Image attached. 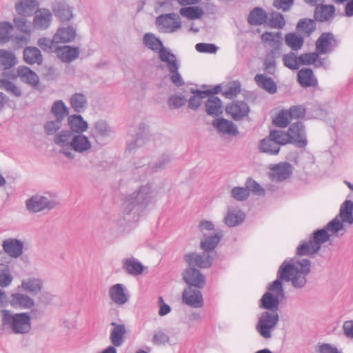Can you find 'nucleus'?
<instances>
[{
  "label": "nucleus",
  "mask_w": 353,
  "mask_h": 353,
  "mask_svg": "<svg viewBox=\"0 0 353 353\" xmlns=\"http://www.w3.org/2000/svg\"><path fill=\"white\" fill-rule=\"evenodd\" d=\"M54 143L60 153L70 159H74L76 153L87 155L92 151L90 138L83 134H74L68 130H61L54 137Z\"/></svg>",
  "instance_id": "1"
},
{
  "label": "nucleus",
  "mask_w": 353,
  "mask_h": 353,
  "mask_svg": "<svg viewBox=\"0 0 353 353\" xmlns=\"http://www.w3.org/2000/svg\"><path fill=\"white\" fill-rule=\"evenodd\" d=\"M311 262L307 259L294 258L285 260L278 271V278L285 281H291L295 288H303L306 283V276L310 272Z\"/></svg>",
  "instance_id": "2"
},
{
  "label": "nucleus",
  "mask_w": 353,
  "mask_h": 353,
  "mask_svg": "<svg viewBox=\"0 0 353 353\" xmlns=\"http://www.w3.org/2000/svg\"><path fill=\"white\" fill-rule=\"evenodd\" d=\"M154 195L155 192L151 185H142L138 192H134L123 202L121 207L123 219L128 223L137 221L143 205L148 203Z\"/></svg>",
  "instance_id": "3"
},
{
  "label": "nucleus",
  "mask_w": 353,
  "mask_h": 353,
  "mask_svg": "<svg viewBox=\"0 0 353 353\" xmlns=\"http://www.w3.org/2000/svg\"><path fill=\"white\" fill-rule=\"evenodd\" d=\"M1 314V326L3 330H10L16 334H26L30 331L32 323L29 313H12L10 310H4Z\"/></svg>",
  "instance_id": "4"
},
{
  "label": "nucleus",
  "mask_w": 353,
  "mask_h": 353,
  "mask_svg": "<svg viewBox=\"0 0 353 353\" xmlns=\"http://www.w3.org/2000/svg\"><path fill=\"white\" fill-rule=\"evenodd\" d=\"M285 293L282 283L279 279L273 281L261 299V306L270 312H277L279 302L284 297Z\"/></svg>",
  "instance_id": "5"
},
{
  "label": "nucleus",
  "mask_w": 353,
  "mask_h": 353,
  "mask_svg": "<svg viewBox=\"0 0 353 353\" xmlns=\"http://www.w3.org/2000/svg\"><path fill=\"white\" fill-rule=\"evenodd\" d=\"M279 320V314L276 311H265L261 313L256 325V330L261 337L270 339L272 336V331Z\"/></svg>",
  "instance_id": "6"
},
{
  "label": "nucleus",
  "mask_w": 353,
  "mask_h": 353,
  "mask_svg": "<svg viewBox=\"0 0 353 353\" xmlns=\"http://www.w3.org/2000/svg\"><path fill=\"white\" fill-rule=\"evenodd\" d=\"M57 203L54 196L35 195L27 200L26 206L29 211L39 212L44 210H51L57 205Z\"/></svg>",
  "instance_id": "7"
},
{
  "label": "nucleus",
  "mask_w": 353,
  "mask_h": 353,
  "mask_svg": "<svg viewBox=\"0 0 353 353\" xmlns=\"http://www.w3.org/2000/svg\"><path fill=\"white\" fill-rule=\"evenodd\" d=\"M156 23L166 33L174 32L181 27L180 17L175 13L161 14L157 18Z\"/></svg>",
  "instance_id": "8"
},
{
  "label": "nucleus",
  "mask_w": 353,
  "mask_h": 353,
  "mask_svg": "<svg viewBox=\"0 0 353 353\" xmlns=\"http://www.w3.org/2000/svg\"><path fill=\"white\" fill-rule=\"evenodd\" d=\"M52 12L48 8H38L34 13L32 26L35 30L44 31L48 30L52 22Z\"/></svg>",
  "instance_id": "9"
},
{
  "label": "nucleus",
  "mask_w": 353,
  "mask_h": 353,
  "mask_svg": "<svg viewBox=\"0 0 353 353\" xmlns=\"http://www.w3.org/2000/svg\"><path fill=\"white\" fill-rule=\"evenodd\" d=\"M269 177L274 182H283L290 177L293 166L287 162L270 165Z\"/></svg>",
  "instance_id": "10"
},
{
  "label": "nucleus",
  "mask_w": 353,
  "mask_h": 353,
  "mask_svg": "<svg viewBox=\"0 0 353 353\" xmlns=\"http://www.w3.org/2000/svg\"><path fill=\"white\" fill-rule=\"evenodd\" d=\"M8 304L15 310H30L35 306L34 299L21 292L10 294Z\"/></svg>",
  "instance_id": "11"
},
{
  "label": "nucleus",
  "mask_w": 353,
  "mask_h": 353,
  "mask_svg": "<svg viewBox=\"0 0 353 353\" xmlns=\"http://www.w3.org/2000/svg\"><path fill=\"white\" fill-rule=\"evenodd\" d=\"M287 133L290 143H293L299 148H304L307 145L305 127L301 122L291 124Z\"/></svg>",
  "instance_id": "12"
},
{
  "label": "nucleus",
  "mask_w": 353,
  "mask_h": 353,
  "mask_svg": "<svg viewBox=\"0 0 353 353\" xmlns=\"http://www.w3.org/2000/svg\"><path fill=\"white\" fill-rule=\"evenodd\" d=\"M185 261L190 267L208 268L212 264L213 259L208 252L203 254L190 253L185 256Z\"/></svg>",
  "instance_id": "13"
},
{
  "label": "nucleus",
  "mask_w": 353,
  "mask_h": 353,
  "mask_svg": "<svg viewBox=\"0 0 353 353\" xmlns=\"http://www.w3.org/2000/svg\"><path fill=\"white\" fill-rule=\"evenodd\" d=\"M183 278L188 287L202 289L205 284V277L201 272L194 268L190 267L184 270Z\"/></svg>",
  "instance_id": "14"
},
{
  "label": "nucleus",
  "mask_w": 353,
  "mask_h": 353,
  "mask_svg": "<svg viewBox=\"0 0 353 353\" xmlns=\"http://www.w3.org/2000/svg\"><path fill=\"white\" fill-rule=\"evenodd\" d=\"M92 135L96 141L102 142L112 138L113 130L106 121L99 120L94 123Z\"/></svg>",
  "instance_id": "15"
},
{
  "label": "nucleus",
  "mask_w": 353,
  "mask_h": 353,
  "mask_svg": "<svg viewBox=\"0 0 353 353\" xmlns=\"http://www.w3.org/2000/svg\"><path fill=\"white\" fill-rule=\"evenodd\" d=\"M182 299L184 303L194 308H199L203 305V296L199 288H186L183 292Z\"/></svg>",
  "instance_id": "16"
},
{
  "label": "nucleus",
  "mask_w": 353,
  "mask_h": 353,
  "mask_svg": "<svg viewBox=\"0 0 353 353\" xmlns=\"http://www.w3.org/2000/svg\"><path fill=\"white\" fill-rule=\"evenodd\" d=\"M52 8L54 15L61 21H68L74 17L72 8L68 5L66 0L55 1Z\"/></svg>",
  "instance_id": "17"
},
{
  "label": "nucleus",
  "mask_w": 353,
  "mask_h": 353,
  "mask_svg": "<svg viewBox=\"0 0 353 353\" xmlns=\"http://www.w3.org/2000/svg\"><path fill=\"white\" fill-rule=\"evenodd\" d=\"M225 111L234 120L239 121L248 115L250 108L245 102L238 101L227 105Z\"/></svg>",
  "instance_id": "18"
},
{
  "label": "nucleus",
  "mask_w": 353,
  "mask_h": 353,
  "mask_svg": "<svg viewBox=\"0 0 353 353\" xmlns=\"http://www.w3.org/2000/svg\"><path fill=\"white\" fill-rule=\"evenodd\" d=\"M43 287V281L39 277H29L21 280L19 290L28 292L33 295L38 294Z\"/></svg>",
  "instance_id": "19"
},
{
  "label": "nucleus",
  "mask_w": 353,
  "mask_h": 353,
  "mask_svg": "<svg viewBox=\"0 0 353 353\" xmlns=\"http://www.w3.org/2000/svg\"><path fill=\"white\" fill-rule=\"evenodd\" d=\"M39 6L37 0H17L14 8L19 15L30 17L38 9Z\"/></svg>",
  "instance_id": "20"
},
{
  "label": "nucleus",
  "mask_w": 353,
  "mask_h": 353,
  "mask_svg": "<svg viewBox=\"0 0 353 353\" xmlns=\"http://www.w3.org/2000/svg\"><path fill=\"white\" fill-rule=\"evenodd\" d=\"M335 39L331 33H323L317 39L316 50L319 54L330 53L334 49Z\"/></svg>",
  "instance_id": "21"
},
{
  "label": "nucleus",
  "mask_w": 353,
  "mask_h": 353,
  "mask_svg": "<svg viewBox=\"0 0 353 353\" xmlns=\"http://www.w3.org/2000/svg\"><path fill=\"white\" fill-rule=\"evenodd\" d=\"M23 242L17 239L9 238L3 241L2 247L10 256L17 258L23 253Z\"/></svg>",
  "instance_id": "22"
},
{
  "label": "nucleus",
  "mask_w": 353,
  "mask_h": 353,
  "mask_svg": "<svg viewBox=\"0 0 353 353\" xmlns=\"http://www.w3.org/2000/svg\"><path fill=\"white\" fill-rule=\"evenodd\" d=\"M245 218L244 212L238 208L230 207L224 217V223L228 227H236L241 224Z\"/></svg>",
  "instance_id": "23"
},
{
  "label": "nucleus",
  "mask_w": 353,
  "mask_h": 353,
  "mask_svg": "<svg viewBox=\"0 0 353 353\" xmlns=\"http://www.w3.org/2000/svg\"><path fill=\"white\" fill-rule=\"evenodd\" d=\"M212 125L219 133L223 134L236 136L239 132L237 127L233 122L223 118L214 119Z\"/></svg>",
  "instance_id": "24"
},
{
  "label": "nucleus",
  "mask_w": 353,
  "mask_h": 353,
  "mask_svg": "<svg viewBox=\"0 0 353 353\" xmlns=\"http://www.w3.org/2000/svg\"><path fill=\"white\" fill-rule=\"evenodd\" d=\"M208 99L205 103L207 114L212 117H218L223 112V106L221 99L214 95H208Z\"/></svg>",
  "instance_id": "25"
},
{
  "label": "nucleus",
  "mask_w": 353,
  "mask_h": 353,
  "mask_svg": "<svg viewBox=\"0 0 353 353\" xmlns=\"http://www.w3.org/2000/svg\"><path fill=\"white\" fill-rule=\"evenodd\" d=\"M17 76L20 80L31 86H37L39 83V78L36 72L27 66H19L17 70Z\"/></svg>",
  "instance_id": "26"
},
{
  "label": "nucleus",
  "mask_w": 353,
  "mask_h": 353,
  "mask_svg": "<svg viewBox=\"0 0 353 353\" xmlns=\"http://www.w3.org/2000/svg\"><path fill=\"white\" fill-rule=\"evenodd\" d=\"M68 125L72 133L83 134L88 129V123L79 114H72L68 117Z\"/></svg>",
  "instance_id": "27"
},
{
  "label": "nucleus",
  "mask_w": 353,
  "mask_h": 353,
  "mask_svg": "<svg viewBox=\"0 0 353 353\" xmlns=\"http://www.w3.org/2000/svg\"><path fill=\"white\" fill-rule=\"evenodd\" d=\"M76 30L71 26H62L57 29L54 34V40L60 43H69L74 39Z\"/></svg>",
  "instance_id": "28"
},
{
  "label": "nucleus",
  "mask_w": 353,
  "mask_h": 353,
  "mask_svg": "<svg viewBox=\"0 0 353 353\" xmlns=\"http://www.w3.org/2000/svg\"><path fill=\"white\" fill-rule=\"evenodd\" d=\"M111 300L116 304L124 305L128 301V296L124 292V287L121 283L113 285L109 290Z\"/></svg>",
  "instance_id": "29"
},
{
  "label": "nucleus",
  "mask_w": 353,
  "mask_h": 353,
  "mask_svg": "<svg viewBox=\"0 0 353 353\" xmlns=\"http://www.w3.org/2000/svg\"><path fill=\"white\" fill-rule=\"evenodd\" d=\"M161 61L166 64L169 72L179 70V63L176 56L168 48H163L159 53Z\"/></svg>",
  "instance_id": "30"
},
{
  "label": "nucleus",
  "mask_w": 353,
  "mask_h": 353,
  "mask_svg": "<svg viewBox=\"0 0 353 353\" xmlns=\"http://www.w3.org/2000/svg\"><path fill=\"white\" fill-rule=\"evenodd\" d=\"M221 237V232L203 236L200 243L201 248L205 252H209L214 250L219 243Z\"/></svg>",
  "instance_id": "31"
},
{
  "label": "nucleus",
  "mask_w": 353,
  "mask_h": 353,
  "mask_svg": "<svg viewBox=\"0 0 353 353\" xmlns=\"http://www.w3.org/2000/svg\"><path fill=\"white\" fill-rule=\"evenodd\" d=\"M122 266L127 273L133 276L139 275L144 270L143 265L134 257L123 259Z\"/></svg>",
  "instance_id": "32"
},
{
  "label": "nucleus",
  "mask_w": 353,
  "mask_h": 353,
  "mask_svg": "<svg viewBox=\"0 0 353 353\" xmlns=\"http://www.w3.org/2000/svg\"><path fill=\"white\" fill-rule=\"evenodd\" d=\"M345 224V223H343V221L339 219V216H335L325 228L331 236L339 237L346 232Z\"/></svg>",
  "instance_id": "33"
},
{
  "label": "nucleus",
  "mask_w": 353,
  "mask_h": 353,
  "mask_svg": "<svg viewBox=\"0 0 353 353\" xmlns=\"http://www.w3.org/2000/svg\"><path fill=\"white\" fill-rule=\"evenodd\" d=\"M335 14V8L332 5L317 6L315 9V19L320 22L331 20Z\"/></svg>",
  "instance_id": "34"
},
{
  "label": "nucleus",
  "mask_w": 353,
  "mask_h": 353,
  "mask_svg": "<svg viewBox=\"0 0 353 353\" xmlns=\"http://www.w3.org/2000/svg\"><path fill=\"white\" fill-rule=\"evenodd\" d=\"M23 59L26 63L30 65H41L43 61V56L37 47H27L23 50Z\"/></svg>",
  "instance_id": "35"
},
{
  "label": "nucleus",
  "mask_w": 353,
  "mask_h": 353,
  "mask_svg": "<svg viewBox=\"0 0 353 353\" xmlns=\"http://www.w3.org/2000/svg\"><path fill=\"white\" fill-rule=\"evenodd\" d=\"M319 251V249L317 246L314 243L312 239H309L307 241H303L302 243L297 247L295 258L300 259L302 256H312L315 254Z\"/></svg>",
  "instance_id": "36"
},
{
  "label": "nucleus",
  "mask_w": 353,
  "mask_h": 353,
  "mask_svg": "<svg viewBox=\"0 0 353 353\" xmlns=\"http://www.w3.org/2000/svg\"><path fill=\"white\" fill-rule=\"evenodd\" d=\"M298 81L302 87H311L317 84V79L310 68L300 70L297 74Z\"/></svg>",
  "instance_id": "37"
},
{
  "label": "nucleus",
  "mask_w": 353,
  "mask_h": 353,
  "mask_svg": "<svg viewBox=\"0 0 353 353\" xmlns=\"http://www.w3.org/2000/svg\"><path fill=\"white\" fill-rule=\"evenodd\" d=\"M336 216L343 223L352 225L353 223V201L345 200L341 205L339 213Z\"/></svg>",
  "instance_id": "38"
},
{
  "label": "nucleus",
  "mask_w": 353,
  "mask_h": 353,
  "mask_svg": "<svg viewBox=\"0 0 353 353\" xmlns=\"http://www.w3.org/2000/svg\"><path fill=\"white\" fill-rule=\"evenodd\" d=\"M111 325L114 327L110 333V340L114 346H120L123 342L124 335L126 333L125 327L123 324H118L112 322Z\"/></svg>",
  "instance_id": "39"
},
{
  "label": "nucleus",
  "mask_w": 353,
  "mask_h": 353,
  "mask_svg": "<svg viewBox=\"0 0 353 353\" xmlns=\"http://www.w3.org/2000/svg\"><path fill=\"white\" fill-rule=\"evenodd\" d=\"M259 150L261 152L269 155H276L280 151V147L269 136L260 141Z\"/></svg>",
  "instance_id": "40"
},
{
  "label": "nucleus",
  "mask_w": 353,
  "mask_h": 353,
  "mask_svg": "<svg viewBox=\"0 0 353 353\" xmlns=\"http://www.w3.org/2000/svg\"><path fill=\"white\" fill-rule=\"evenodd\" d=\"M261 40L265 43H268L272 48H274L273 50L276 52V50L279 49L283 42L282 34L280 32H265L261 35Z\"/></svg>",
  "instance_id": "41"
},
{
  "label": "nucleus",
  "mask_w": 353,
  "mask_h": 353,
  "mask_svg": "<svg viewBox=\"0 0 353 353\" xmlns=\"http://www.w3.org/2000/svg\"><path fill=\"white\" fill-rule=\"evenodd\" d=\"M71 107L77 112H83L88 105V99L85 94L81 92L73 94L70 99Z\"/></svg>",
  "instance_id": "42"
},
{
  "label": "nucleus",
  "mask_w": 353,
  "mask_h": 353,
  "mask_svg": "<svg viewBox=\"0 0 353 353\" xmlns=\"http://www.w3.org/2000/svg\"><path fill=\"white\" fill-rule=\"evenodd\" d=\"M143 42L145 47L158 53L160 52L161 49L164 48L161 41L150 32L144 34Z\"/></svg>",
  "instance_id": "43"
},
{
  "label": "nucleus",
  "mask_w": 353,
  "mask_h": 353,
  "mask_svg": "<svg viewBox=\"0 0 353 353\" xmlns=\"http://www.w3.org/2000/svg\"><path fill=\"white\" fill-rule=\"evenodd\" d=\"M17 63L15 54L6 49L0 50V67L3 69H9L14 66Z\"/></svg>",
  "instance_id": "44"
},
{
  "label": "nucleus",
  "mask_w": 353,
  "mask_h": 353,
  "mask_svg": "<svg viewBox=\"0 0 353 353\" xmlns=\"http://www.w3.org/2000/svg\"><path fill=\"white\" fill-rule=\"evenodd\" d=\"M79 54V50L77 47L65 46L59 49V57L61 60L65 63H70L76 59Z\"/></svg>",
  "instance_id": "45"
},
{
  "label": "nucleus",
  "mask_w": 353,
  "mask_h": 353,
  "mask_svg": "<svg viewBox=\"0 0 353 353\" xmlns=\"http://www.w3.org/2000/svg\"><path fill=\"white\" fill-rule=\"evenodd\" d=\"M14 26L6 21L0 22V45L8 43L13 39Z\"/></svg>",
  "instance_id": "46"
},
{
  "label": "nucleus",
  "mask_w": 353,
  "mask_h": 353,
  "mask_svg": "<svg viewBox=\"0 0 353 353\" xmlns=\"http://www.w3.org/2000/svg\"><path fill=\"white\" fill-rule=\"evenodd\" d=\"M268 20L266 12L261 8L253 9L248 17V22L253 26L262 25Z\"/></svg>",
  "instance_id": "47"
},
{
  "label": "nucleus",
  "mask_w": 353,
  "mask_h": 353,
  "mask_svg": "<svg viewBox=\"0 0 353 353\" xmlns=\"http://www.w3.org/2000/svg\"><path fill=\"white\" fill-rule=\"evenodd\" d=\"M254 79L259 86L261 87L270 94H274L276 92V85L274 81L270 78L264 74H256Z\"/></svg>",
  "instance_id": "48"
},
{
  "label": "nucleus",
  "mask_w": 353,
  "mask_h": 353,
  "mask_svg": "<svg viewBox=\"0 0 353 353\" xmlns=\"http://www.w3.org/2000/svg\"><path fill=\"white\" fill-rule=\"evenodd\" d=\"M191 92L193 95L188 100V107L195 110L201 105L203 99L209 95L210 92L191 89Z\"/></svg>",
  "instance_id": "49"
},
{
  "label": "nucleus",
  "mask_w": 353,
  "mask_h": 353,
  "mask_svg": "<svg viewBox=\"0 0 353 353\" xmlns=\"http://www.w3.org/2000/svg\"><path fill=\"white\" fill-rule=\"evenodd\" d=\"M50 112L55 119L63 121L64 118L68 116L69 110L62 100H57L53 103Z\"/></svg>",
  "instance_id": "50"
},
{
  "label": "nucleus",
  "mask_w": 353,
  "mask_h": 353,
  "mask_svg": "<svg viewBox=\"0 0 353 353\" xmlns=\"http://www.w3.org/2000/svg\"><path fill=\"white\" fill-rule=\"evenodd\" d=\"M172 158L168 154H163L155 161L151 163L148 169L150 173L157 172L165 169L171 162Z\"/></svg>",
  "instance_id": "51"
},
{
  "label": "nucleus",
  "mask_w": 353,
  "mask_h": 353,
  "mask_svg": "<svg viewBox=\"0 0 353 353\" xmlns=\"http://www.w3.org/2000/svg\"><path fill=\"white\" fill-rule=\"evenodd\" d=\"M0 87L12 97L19 98L22 95L20 87L6 79H0Z\"/></svg>",
  "instance_id": "52"
},
{
  "label": "nucleus",
  "mask_w": 353,
  "mask_h": 353,
  "mask_svg": "<svg viewBox=\"0 0 353 353\" xmlns=\"http://www.w3.org/2000/svg\"><path fill=\"white\" fill-rule=\"evenodd\" d=\"M285 41L286 45L290 47L293 50L301 49L304 42L303 38L297 35L296 33L287 34L285 37Z\"/></svg>",
  "instance_id": "53"
},
{
  "label": "nucleus",
  "mask_w": 353,
  "mask_h": 353,
  "mask_svg": "<svg viewBox=\"0 0 353 353\" xmlns=\"http://www.w3.org/2000/svg\"><path fill=\"white\" fill-rule=\"evenodd\" d=\"M283 62L285 67L291 70H297L301 66L300 57L292 52L283 56Z\"/></svg>",
  "instance_id": "54"
},
{
  "label": "nucleus",
  "mask_w": 353,
  "mask_h": 353,
  "mask_svg": "<svg viewBox=\"0 0 353 353\" xmlns=\"http://www.w3.org/2000/svg\"><path fill=\"white\" fill-rule=\"evenodd\" d=\"M13 277L10 273L8 266L0 263V287L6 288L11 285Z\"/></svg>",
  "instance_id": "55"
},
{
  "label": "nucleus",
  "mask_w": 353,
  "mask_h": 353,
  "mask_svg": "<svg viewBox=\"0 0 353 353\" xmlns=\"http://www.w3.org/2000/svg\"><path fill=\"white\" fill-rule=\"evenodd\" d=\"M180 14L191 20L201 18L203 14V10L201 8L196 7H186L180 10Z\"/></svg>",
  "instance_id": "56"
},
{
  "label": "nucleus",
  "mask_w": 353,
  "mask_h": 353,
  "mask_svg": "<svg viewBox=\"0 0 353 353\" xmlns=\"http://www.w3.org/2000/svg\"><path fill=\"white\" fill-rule=\"evenodd\" d=\"M57 43V41L54 40V35L52 39L47 37H41L37 41L38 46L43 51L48 53L52 52L57 50L56 44Z\"/></svg>",
  "instance_id": "57"
},
{
  "label": "nucleus",
  "mask_w": 353,
  "mask_h": 353,
  "mask_svg": "<svg viewBox=\"0 0 353 353\" xmlns=\"http://www.w3.org/2000/svg\"><path fill=\"white\" fill-rule=\"evenodd\" d=\"M296 29L309 36L316 29V22L309 19H301L297 23Z\"/></svg>",
  "instance_id": "58"
},
{
  "label": "nucleus",
  "mask_w": 353,
  "mask_h": 353,
  "mask_svg": "<svg viewBox=\"0 0 353 353\" xmlns=\"http://www.w3.org/2000/svg\"><path fill=\"white\" fill-rule=\"evenodd\" d=\"M291 120L290 112L288 110H282L279 112L276 116L273 119V123L280 128H285L290 123Z\"/></svg>",
  "instance_id": "59"
},
{
  "label": "nucleus",
  "mask_w": 353,
  "mask_h": 353,
  "mask_svg": "<svg viewBox=\"0 0 353 353\" xmlns=\"http://www.w3.org/2000/svg\"><path fill=\"white\" fill-rule=\"evenodd\" d=\"M330 234L328 233V231L324 227L322 229L317 230L313 234V241L316 246L320 250L321 247V244L327 242L330 238Z\"/></svg>",
  "instance_id": "60"
},
{
  "label": "nucleus",
  "mask_w": 353,
  "mask_h": 353,
  "mask_svg": "<svg viewBox=\"0 0 353 353\" xmlns=\"http://www.w3.org/2000/svg\"><path fill=\"white\" fill-rule=\"evenodd\" d=\"M13 23L19 31L26 34H31L32 29L28 24V21L26 19V17L21 15L19 17H15L13 19Z\"/></svg>",
  "instance_id": "61"
},
{
  "label": "nucleus",
  "mask_w": 353,
  "mask_h": 353,
  "mask_svg": "<svg viewBox=\"0 0 353 353\" xmlns=\"http://www.w3.org/2000/svg\"><path fill=\"white\" fill-rule=\"evenodd\" d=\"M269 136L279 147L290 143L288 133L283 131L273 130L270 132Z\"/></svg>",
  "instance_id": "62"
},
{
  "label": "nucleus",
  "mask_w": 353,
  "mask_h": 353,
  "mask_svg": "<svg viewBox=\"0 0 353 353\" xmlns=\"http://www.w3.org/2000/svg\"><path fill=\"white\" fill-rule=\"evenodd\" d=\"M186 98L182 94H172L169 97L168 104L170 109H177L185 104Z\"/></svg>",
  "instance_id": "63"
},
{
  "label": "nucleus",
  "mask_w": 353,
  "mask_h": 353,
  "mask_svg": "<svg viewBox=\"0 0 353 353\" xmlns=\"http://www.w3.org/2000/svg\"><path fill=\"white\" fill-rule=\"evenodd\" d=\"M268 25L274 28L281 29L285 26V21L281 13L273 12L268 20Z\"/></svg>",
  "instance_id": "64"
}]
</instances>
